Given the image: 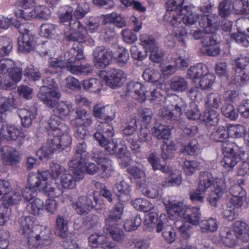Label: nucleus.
I'll return each mask as SVG.
<instances>
[{
  "label": "nucleus",
  "instance_id": "obj_45",
  "mask_svg": "<svg viewBox=\"0 0 249 249\" xmlns=\"http://www.w3.org/2000/svg\"><path fill=\"white\" fill-rule=\"evenodd\" d=\"M249 81V72L245 70L235 71V75L231 82L235 85L242 87Z\"/></svg>",
  "mask_w": 249,
  "mask_h": 249
},
{
  "label": "nucleus",
  "instance_id": "obj_29",
  "mask_svg": "<svg viewBox=\"0 0 249 249\" xmlns=\"http://www.w3.org/2000/svg\"><path fill=\"white\" fill-rule=\"evenodd\" d=\"M142 77L145 81L156 85L159 89H162L163 87H165L164 79L161 73L158 71L147 69L143 71Z\"/></svg>",
  "mask_w": 249,
  "mask_h": 249
},
{
  "label": "nucleus",
  "instance_id": "obj_12",
  "mask_svg": "<svg viewBox=\"0 0 249 249\" xmlns=\"http://www.w3.org/2000/svg\"><path fill=\"white\" fill-rule=\"evenodd\" d=\"M37 190L25 187L22 191V196L24 202L27 203L26 210L33 215L36 216L40 210L44 209L43 201L36 197Z\"/></svg>",
  "mask_w": 249,
  "mask_h": 249
},
{
  "label": "nucleus",
  "instance_id": "obj_6",
  "mask_svg": "<svg viewBox=\"0 0 249 249\" xmlns=\"http://www.w3.org/2000/svg\"><path fill=\"white\" fill-rule=\"evenodd\" d=\"M199 26L204 31L209 34L202 40L203 52L210 56H217L220 52V49L217 46L218 44L216 35L213 34L219 29L220 20L215 15H202L199 20Z\"/></svg>",
  "mask_w": 249,
  "mask_h": 249
},
{
  "label": "nucleus",
  "instance_id": "obj_3",
  "mask_svg": "<svg viewBox=\"0 0 249 249\" xmlns=\"http://www.w3.org/2000/svg\"><path fill=\"white\" fill-rule=\"evenodd\" d=\"M13 44L10 39L3 38L0 41V58L9 55L13 49ZM23 74L21 68L15 66L10 59H0V89L10 90L21 80Z\"/></svg>",
  "mask_w": 249,
  "mask_h": 249
},
{
  "label": "nucleus",
  "instance_id": "obj_18",
  "mask_svg": "<svg viewBox=\"0 0 249 249\" xmlns=\"http://www.w3.org/2000/svg\"><path fill=\"white\" fill-rule=\"evenodd\" d=\"M167 213L173 217L180 218H200L201 213L199 209L196 208H184L182 206L177 204H171L167 210Z\"/></svg>",
  "mask_w": 249,
  "mask_h": 249
},
{
  "label": "nucleus",
  "instance_id": "obj_55",
  "mask_svg": "<svg viewBox=\"0 0 249 249\" xmlns=\"http://www.w3.org/2000/svg\"><path fill=\"white\" fill-rule=\"evenodd\" d=\"M210 138L213 142H223L228 138L227 129L224 126H219L212 131Z\"/></svg>",
  "mask_w": 249,
  "mask_h": 249
},
{
  "label": "nucleus",
  "instance_id": "obj_51",
  "mask_svg": "<svg viewBox=\"0 0 249 249\" xmlns=\"http://www.w3.org/2000/svg\"><path fill=\"white\" fill-rule=\"evenodd\" d=\"M99 166L98 175L102 178H108L114 173V169L112 166V162L110 160Z\"/></svg>",
  "mask_w": 249,
  "mask_h": 249
},
{
  "label": "nucleus",
  "instance_id": "obj_40",
  "mask_svg": "<svg viewBox=\"0 0 249 249\" xmlns=\"http://www.w3.org/2000/svg\"><path fill=\"white\" fill-rule=\"evenodd\" d=\"M82 85L85 90L94 93H99L103 88L101 81L97 78H90L84 80Z\"/></svg>",
  "mask_w": 249,
  "mask_h": 249
},
{
  "label": "nucleus",
  "instance_id": "obj_33",
  "mask_svg": "<svg viewBox=\"0 0 249 249\" xmlns=\"http://www.w3.org/2000/svg\"><path fill=\"white\" fill-rule=\"evenodd\" d=\"M208 71V68L206 64L198 63L189 68L187 71V75L193 82L196 83Z\"/></svg>",
  "mask_w": 249,
  "mask_h": 249
},
{
  "label": "nucleus",
  "instance_id": "obj_39",
  "mask_svg": "<svg viewBox=\"0 0 249 249\" xmlns=\"http://www.w3.org/2000/svg\"><path fill=\"white\" fill-rule=\"evenodd\" d=\"M234 232L238 238L248 240L249 236V225L243 221L238 220L233 224Z\"/></svg>",
  "mask_w": 249,
  "mask_h": 249
},
{
  "label": "nucleus",
  "instance_id": "obj_43",
  "mask_svg": "<svg viewBox=\"0 0 249 249\" xmlns=\"http://www.w3.org/2000/svg\"><path fill=\"white\" fill-rule=\"evenodd\" d=\"M240 159L242 160L239 165L237 171V175L242 177L249 176V152L243 151L240 155Z\"/></svg>",
  "mask_w": 249,
  "mask_h": 249
},
{
  "label": "nucleus",
  "instance_id": "obj_58",
  "mask_svg": "<svg viewBox=\"0 0 249 249\" xmlns=\"http://www.w3.org/2000/svg\"><path fill=\"white\" fill-rule=\"evenodd\" d=\"M198 149V143L196 139L191 140L187 144L182 146L180 151L185 154L194 156Z\"/></svg>",
  "mask_w": 249,
  "mask_h": 249
},
{
  "label": "nucleus",
  "instance_id": "obj_27",
  "mask_svg": "<svg viewBox=\"0 0 249 249\" xmlns=\"http://www.w3.org/2000/svg\"><path fill=\"white\" fill-rule=\"evenodd\" d=\"M220 241L226 247L233 248L236 246L238 237L234 232L228 227H222L219 230Z\"/></svg>",
  "mask_w": 249,
  "mask_h": 249
},
{
  "label": "nucleus",
  "instance_id": "obj_2",
  "mask_svg": "<svg viewBox=\"0 0 249 249\" xmlns=\"http://www.w3.org/2000/svg\"><path fill=\"white\" fill-rule=\"evenodd\" d=\"M184 0H172L166 3L167 11L173 16L171 20L172 34L179 42L185 44V40L188 37L186 28L183 27L182 22L186 25L194 24L199 18V16L193 12L188 6L182 8Z\"/></svg>",
  "mask_w": 249,
  "mask_h": 249
},
{
  "label": "nucleus",
  "instance_id": "obj_32",
  "mask_svg": "<svg viewBox=\"0 0 249 249\" xmlns=\"http://www.w3.org/2000/svg\"><path fill=\"white\" fill-rule=\"evenodd\" d=\"M3 163L6 165H12L18 161V156L15 149L9 146H5L0 150Z\"/></svg>",
  "mask_w": 249,
  "mask_h": 249
},
{
  "label": "nucleus",
  "instance_id": "obj_36",
  "mask_svg": "<svg viewBox=\"0 0 249 249\" xmlns=\"http://www.w3.org/2000/svg\"><path fill=\"white\" fill-rule=\"evenodd\" d=\"M109 109L111 111L108 106L100 107L98 105H96L93 108L92 114L96 118L111 121L115 118V113H110Z\"/></svg>",
  "mask_w": 249,
  "mask_h": 249
},
{
  "label": "nucleus",
  "instance_id": "obj_14",
  "mask_svg": "<svg viewBox=\"0 0 249 249\" xmlns=\"http://www.w3.org/2000/svg\"><path fill=\"white\" fill-rule=\"evenodd\" d=\"M21 199L19 193L12 191L11 183L8 180L0 179V200L5 207L17 204Z\"/></svg>",
  "mask_w": 249,
  "mask_h": 249
},
{
  "label": "nucleus",
  "instance_id": "obj_20",
  "mask_svg": "<svg viewBox=\"0 0 249 249\" xmlns=\"http://www.w3.org/2000/svg\"><path fill=\"white\" fill-rule=\"evenodd\" d=\"M159 114L163 121L168 124H175L181 120L182 108L177 105L164 107L159 111Z\"/></svg>",
  "mask_w": 249,
  "mask_h": 249
},
{
  "label": "nucleus",
  "instance_id": "obj_34",
  "mask_svg": "<svg viewBox=\"0 0 249 249\" xmlns=\"http://www.w3.org/2000/svg\"><path fill=\"white\" fill-rule=\"evenodd\" d=\"M75 116L73 120L74 124L89 127L92 123V116L86 109L76 108Z\"/></svg>",
  "mask_w": 249,
  "mask_h": 249
},
{
  "label": "nucleus",
  "instance_id": "obj_28",
  "mask_svg": "<svg viewBox=\"0 0 249 249\" xmlns=\"http://www.w3.org/2000/svg\"><path fill=\"white\" fill-rule=\"evenodd\" d=\"M163 173L169 174L168 177L165 178L164 181L161 183L162 186L164 187H170L173 186H178L182 182V176L181 174L175 175V174H170V170L166 165H161L159 167V169Z\"/></svg>",
  "mask_w": 249,
  "mask_h": 249
},
{
  "label": "nucleus",
  "instance_id": "obj_23",
  "mask_svg": "<svg viewBox=\"0 0 249 249\" xmlns=\"http://www.w3.org/2000/svg\"><path fill=\"white\" fill-rule=\"evenodd\" d=\"M231 196L230 202L234 208H240L245 200L247 193L246 190L239 184L232 185L229 190Z\"/></svg>",
  "mask_w": 249,
  "mask_h": 249
},
{
  "label": "nucleus",
  "instance_id": "obj_9",
  "mask_svg": "<svg viewBox=\"0 0 249 249\" xmlns=\"http://www.w3.org/2000/svg\"><path fill=\"white\" fill-rule=\"evenodd\" d=\"M13 24L20 34L18 38V51L22 53H30L35 49L36 43V36L31 31L34 25L27 22L21 23L18 21Z\"/></svg>",
  "mask_w": 249,
  "mask_h": 249
},
{
  "label": "nucleus",
  "instance_id": "obj_57",
  "mask_svg": "<svg viewBox=\"0 0 249 249\" xmlns=\"http://www.w3.org/2000/svg\"><path fill=\"white\" fill-rule=\"evenodd\" d=\"M77 178L78 179V178ZM77 180H79L77 179ZM60 181L64 188L72 189L76 186L77 179L68 172L61 176Z\"/></svg>",
  "mask_w": 249,
  "mask_h": 249
},
{
  "label": "nucleus",
  "instance_id": "obj_49",
  "mask_svg": "<svg viewBox=\"0 0 249 249\" xmlns=\"http://www.w3.org/2000/svg\"><path fill=\"white\" fill-rule=\"evenodd\" d=\"M249 1L243 0H235L232 3V7L234 13L237 15L249 14Z\"/></svg>",
  "mask_w": 249,
  "mask_h": 249
},
{
  "label": "nucleus",
  "instance_id": "obj_7",
  "mask_svg": "<svg viewBox=\"0 0 249 249\" xmlns=\"http://www.w3.org/2000/svg\"><path fill=\"white\" fill-rule=\"evenodd\" d=\"M66 69L71 73L74 74L88 75L92 72V67L89 64L82 65L81 61L85 59L83 54L82 44L76 43L73 47L67 52Z\"/></svg>",
  "mask_w": 249,
  "mask_h": 249
},
{
  "label": "nucleus",
  "instance_id": "obj_1",
  "mask_svg": "<svg viewBox=\"0 0 249 249\" xmlns=\"http://www.w3.org/2000/svg\"><path fill=\"white\" fill-rule=\"evenodd\" d=\"M46 129L49 137L47 146L40 148L37 152L40 160L48 158L50 154L61 151L71 145L72 142L69 126L61 123L60 118L55 115L50 117Z\"/></svg>",
  "mask_w": 249,
  "mask_h": 249
},
{
  "label": "nucleus",
  "instance_id": "obj_38",
  "mask_svg": "<svg viewBox=\"0 0 249 249\" xmlns=\"http://www.w3.org/2000/svg\"><path fill=\"white\" fill-rule=\"evenodd\" d=\"M58 100H57L56 104L51 107H53L54 106L56 105V107L53 109L54 115L60 118H62L69 114L72 106L71 104L68 103L67 102L61 101L57 103Z\"/></svg>",
  "mask_w": 249,
  "mask_h": 249
},
{
  "label": "nucleus",
  "instance_id": "obj_11",
  "mask_svg": "<svg viewBox=\"0 0 249 249\" xmlns=\"http://www.w3.org/2000/svg\"><path fill=\"white\" fill-rule=\"evenodd\" d=\"M77 19H72L69 22L66 29H69L70 33L68 35L65 33L66 39L69 41L74 42L72 47L76 43L82 44L89 39L90 40V42H93V40L88 35L86 28Z\"/></svg>",
  "mask_w": 249,
  "mask_h": 249
},
{
  "label": "nucleus",
  "instance_id": "obj_13",
  "mask_svg": "<svg viewBox=\"0 0 249 249\" xmlns=\"http://www.w3.org/2000/svg\"><path fill=\"white\" fill-rule=\"evenodd\" d=\"M199 219H188V220L182 222V224L179 228V231L184 237H188L189 234L187 231L191 228V225L199 226L203 232H214L218 228L216 219H205L201 222Z\"/></svg>",
  "mask_w": 249,
  "mask_h": 249
},
{
  "label": "nucleus",
  "instance_id": "obj_37",
  "mask_svg": "<svg viewBox=\"0 0 249 249\" xmlns=\"http://www.w3.org/2000/svg\"><path fill=\"white\" fill-rule=\"evenodd\" d=\"M213 185H214V179L212 174L209 171L201 172L198 185L199 189H201L202 192H205Z\"/></svg>",
  "mask_w": 249,
  "mask_h": 249
},
{
  "label": "nucleus",
  "instance_id": "obj_64",
  "mask_svg": "<svg viewBox=\"0 0 249 249\" xmlns=\"http://www.w3.org/2000/svg\"><path fill=\"white\" fill-rule=\"evenodd\" d=\"M68 172L67 170L64 167L61 166L56 163H53L51 165V177L55 180L60 179L61 176Z\"/></svg>",
  "mask_w": 249,
  "mask_h": 249
},
{
  "label": "nucleus",
  "instance_id": "obj_54",
  "mask_svg": "<svg viewBox=\"0 0 249 249\" xmlns=\"http://www.w3.org/2000/svg\"><path fill=\"white\" fill-rule=\"evenodd\" d=\"M56 26L51 23L42 24L40 27L39 35L46 38H52L55 33Z\"/></svg>",
  "mask_w": 249,
  "mask_h": 249
},
{
  "label": "nucleus",
  "instance_id": "obj_41",
  "mask_svg": "<svg viewBox=\"0 0 249 249\" xmlns=\"http://www.w3.org/2000/svg\"><path fill=\"white\" fill-rule=\"evenodd\" d=\"M152 132L153 136L159 140H168L171 135L168 127L161 124H155L152 129Z\"/></svg>",
  "mask_w": 249,
  "mask_h": 249
},
{
  "label": "nucleus",
  "instance_id": "obj_46",
  "mask_svg": "<svg viewBox=\"0 0 249 249\" xmlns=\"http://www.w3.org/2000/svg\"><path fill=\"white\" fill-rule=\"evenodd\" d=\"M231 62L235 71L245 70L249 64V57L243 54H240L232 58Z\"/></svg>",
  "mask_w": 249,
  "mask_h": 249
},
{
  "label": "nucleus",
  "instance_id": "obj_35",
  "mask_svg": "<svg viewBox=\"0 0 249 249\" xmlns=\"http://www.w3.org/2000/svg\"><path fill=\"white\" fill-rule=\"evenodd\" d=\"M115 191L120 201L123 202L129 199L130 197V186L124 180L116 184Z\"/></svg>",
  "mask_w": 249,
  "mask_h": 249
},
{
  "label": "nucleus",
  "instance_id": "obj_63",
  "mask_svg": "<svg viewBox=\"0 0 249 249\" xmlns=\"http://www.w3.org/2000/svg\"><path fill=\"white\" fill-rule=\"evenodd\" d=\"M23 74L30 81H37L41 78V74L39 70L35 69L33 65L27 67L25 69Z\"/></svg>",
  "mask_w": 249,
  "mask_h": 249
},
{
  "label": "nucleus",
  "instance_id": "obj_53",
  "mask_svg": "<svg viewBox=\"0 0 249 249\" xmlns=\"http://www.w3.org/2000/svg\"><path fill=\"white\" fill-rule=\"evenodd\" d=\"M240 154H228L224 156L220 163L228 171L232 169L237 163Z\"/></svg>",
  "mask_w": 249,
  "mask_h": 249
},
{
  "label": "nucleus",
  "instance_id": "obj_19",
  "mask_svg": "<svg viewBox=\"0 0 249 249\" xmlns=\"http://www.w3.org/2000/svg\"><path fill=\"white\" fill-rule=\"evenodd\" d=\"M139 121L142 123V125L145 126L144 128H141L138 134L139 141L140 142H146L151 138V135L149 130L146 128V126L150 123L152 112L150 108H144L140 109L138 111Z\"/></svg>",
  "mask_w": 249,
  "mask_h": 249
},
{
  "label": "nucleus",
  "instance_id": "obj_44",
  "mask_svg": "<svg viewBox=\"0 0 249 249\" xmlns=\"http://www.w3.org/2000/svg\"><path fill=\"white\" fill-rule=\"evenodd\" d=\"M18 114L21 119L22 125L25 127H29L35 117L32 112L25 108L18 109Z\"/></svg>",
  "mask_w": 249,
  "mask_h": 249
},
{
  "label": "nucleus",
  "instance_id": "obj_47",
  "mask_svg": "<svg viewBox=\"0 0 249 249\" xmlns=\"http://www.w3.org/2000/svg\"><path fill=\"white\" fill-rule=\"evenodd\" d=\"M215 79L213 73L209 71L202 76L199 81V87L201 89H208L212 87Z\"/></svg>",
  "mask_w": 249,
  "mask_h": 249
},
{
  "label": "nucleus",
  "instance_id": "obj_15",
  "mask_svg": "<svg viewBox=\"0 0 249 249\" xmlns=\"http://www.w3.org/2000/svg\"><path fill=\"white\" fill-rule=\"evenodd\" d=\"M100 77L105 81L107 85L112 89L120 87L124 78V72L122 70L115 68L103 70L99 73Z\"/></svg>",
  "mask_w": 249,
  "mask_h": 249
},
{
  "label": "nucleus",
  "instance_id": "obj_61",
  "mask_svg": "<svg viewBox=\"0 0 249 249\" xmlns=\"http://www.w3.org/2000/svg\"><path fill=\"white\" fill-rule=\"evenodd\" d=\"M175 144L171 142L169 144L163 143L161 147V157L164 160L172 159L175 151Z\"/></svg>",
  "mask_w": 249,
  "mask_h": 249
},
{
  "label": "nucleus",
  "instance_id": "obj_17",
  "mask_svg": "<svg viewBox=\"0 0 249 249\" xmlns=\"http://www.w3.org/2000/svg\"><path fill=\"white\" fill-rule=\"evenodd\" d=\"M93 201L89 202L85 196H81L78 201L74 204V207L77 213L81 215L87 214L90 210L95 208L96 210L102 209L104 205L101 203L97 197L93 196Z\"/></svg>",
  "mask_w": 249,
  "mask_h": 249
},
{
  "label": "nucleus",
  "instance_id": "obj_8",
  "mask_svg": "<svg viewBox=\"0 0 249 249\" xmlns=\"http://www.w3.org/2000/svg\"><path fill=\"white\" fill-rule=\"evenodd\" d=\"M37 175L30 174L28 178V188L33 190H42L47 196L51 197H58L61 196L63 191L59 188H55L50 184L47 183L48 178L51 177L50 172L48 170L40 172L38 171Z\"/></svg>",
  "mask_w": 249,
  "mask_h": 249
},
{
  "label": "nucleus",
  "instance_id": "obj_31",
  "mask_svg": "<svg viewBox=\"0 0 249 249\" xmlns=\"http://www.w3.org/2000/svg\"><path fill=\"white\" fill-rule=\"evenodd\" d=\"M219 119V113L214 109L207 108L200 115V122L207 126L216 125Z\"/></svg>",
  "mask_w": 249,
  "mask_h": 249
},
{
  "label": "nucleus",
  "instance_id": "obj_5",
  "mask_svg": "<svg viewBox=\"0 0 249 249\" xmlns=\"http://www.w3.org/2000/svg\"><path fill=\"white\" fill-rule=\"evenodd\" d=\"M33 223L32 219H19V231L26 238L29 248L36 249L40 245L50 244V229L39 225L33 226Z\"/></svg>",
  "mask_w": 249,
  "mask_h": 249
},
{
  "label": "nucleus",
  "instance_id": "obj_16",
  "mask_svg": "<svg viewBox=\"0 0 249 249\" xmlns=\"http://www.w3.org/2000/svg\"><path fill=\"white\" fill-rule=\"evenodd\" d=\"M93 55L94 65L98 69H104L111 64L113 58L112 51L103 46L97 47Z\"/></svg>",
  "mask_w": 249,
  "mask_h": 249
},
{
  "label": "nucleus",
  "instance_id": "obj_4",
  "mask_svg": "<svg viewBox=\"0 0 249 249\" xmlns=\"http://www.w3.org/2000/svg\"><path fill=\"white\" fill-rule=\"evenodd\" d=\"M114 135V127L108 122H102L98 126L97 131L93 137L102 147H106V150L109 155H114L118 159L129 158L130 153L127 150L125 145L117 141L109 139Z\"/></svg>",
  "mask_w": 249,
  "mask_h": 249
},
{
  "label": "nucleus",
  "instance_id": "obj_21",
  "mask_svg": "<svg viewBox=\"0 0 249 249\" xmlns=\"http://www.w3.org/2000/svg\"><path fill=\"white\" fill-rule=\"evenodd\" d=\"M50 9L45 5L36 6L28 13L21 10L16 13L17 16L25 20H31L35 18L48 19L50 16Z\"/></svg>",
  "mask_w": 249,
  "mask_h": 249
},
{
  "label": "nucleus",
  "instance_id": "obj_52",
  "mask_svg": "<svg viewBox=\"0 0 249 249\" xmlns=\"http://www.w3.org/2000/svg\"><path fill=\"white\" fill-rule=\"evenodd\" d=\"M221 103L220 95L217 93H211L207 95L205 99V106L209 109H214L219 107Z\"/></svg>",
  "mask_w": 249,
  "mask_h": 249
},
{
  "label": "nucleus",
  "instance_id": "obj_50",
  "mask_svg": "<svg viewBox=\"0 0 249 249\" xmlns=\"http://www.w3.org/2000/svg\"><path fill=\"white\" fill-rule=\"evenodd\" d=\"M170 87L173 91L183 92L188 87V83L183 77H174L171 81Z\"/></svg>",
  "mask_w": 249,
  "mask_h": 249
},
{
  "label": "nucleus",
  "instance_id": "obj_10",
  "mask_svg": "<svg viewBox=\"0 0 249 249\" xmlns=\"http://www.w3.org/2000/svg\"><path fill=\"white\" fill-rule=\"evenodd\" d=\"M42 82L44 85L40 88L37 97L47 106L53 107L61 97L57 84L51 77L43 79Z\"/></svg>",
  "mask_w": 249,
  "mask_h": 249
},
{
  "label": "nucleus",
  "instance_id": "obj_24",
  "mask_svg": "<svg viewBox=\"0 0 249 249\" xmlns=\"http://www.w3.org/2000/svg\"><path fill=\"white\" fill-rule=\"evenodd\" d=\"M88 161H82L71 168L73 173L76 175L78 180L82 178V174L84 173L90 175L99 173V166H97L94 163L89 162L88 164Z\"/></svg>",
  "mask_w": 249,
  "mask_h": 249
},
{
  "label": "nucleus",
  "instance_id": "obj_59",
  "mask_svg": "<svg viewBox=\"0 0 249 249\" xmlns=\"http://www.w3.org/2000/svg\"><path fill=\"white\" fill-rule=\"evenodd\" d=\"M131 204L136 210L144 213L148 212V210L150 209V207L152 206V204L149 201L142 198H136L132 200Z\"/></svg>",
  "mask_w": 249,
  "mask_h": 249
},
{
  "label": "nucleus",
  "instance_id": "obj_22",
  "mask_svg": "<svg viewBox=\"0 0 249 249\" xmlns=\"http://www.w3.org/2000/svg\"><path fill=\"white\" fill-rule=\"evenodd\" d=\"M89 245L92 248L101 246L103 249H120L114 243L110 241L106 235L100 233L92 234L88 238Z\"/></svg>",
  "mask_w": 249,
  "mask_h": 249
},
{
  "label": "nucleus",
  "instance_id": "obj_42",
  "mask_svg": "<svg viewBox=\"0 0 249 249\" xmlns=\"http://www.w3.org/2000/svg\"><path fill=\"white\" fill-rule=\"evenodd\" d=\"M221 148L223 153L227 155L241 154L243 152L241 151V148L235 142L226 140L221 142Z\"/></svg>",
  "mask_w": 249,
  "mask_h": 249
},
{
  "label": "nucleus",
  "instance_id": "obj_26",
  "mask_svg": "<svg viewBox=\"0 0 249 249\" xmlns=\"http://www.w3.org/2000/svg\"><path fill=\"white\" fill-rule=\"evenodd\" d=\"M86 149L87 144L85 142H80L76 145L74 157L69 162L70 168L82 161L89 160V155L86 151Z\"/></svg>",
  "mask_w": 249,
  "mask_h": 249
},
{
  "label": "nucleus",
  "instance_id": "obj_48",
  "mask_svg": "<svg viewBox=\"0 0 249 249\" xmlns=\"http://www.w3.org/2000/svg\"><path fill=\"white\" fill-rule=\"evenodd\" d=\"M227 129V138H239L242 137L243 134L245 135L246 129L245 127L241 124H231Z\"/></svg>",
  "mask_w": 249,
  "mask_h": 249
},
{
  "label": "nucleus",
  "instance_id": "obj_30",
  "mask_svg": "<svg viewBox=\"0 0 249 249\" xmlns=\"http://www.w3.org/2000/svg\"><path fill=\"white\" fill-rule=\"evenodd\" d=\"M127 88L128 91L135 93L139 102L143 103L146 100L148 88L144 85L138 82L131 81L128 84Z\"/></svg>",
  "mask_w": 249,
  "mask_h": 249
},
{
  "label": "nucleus",
  "instance_id": "obj_25",
  "mask_svg": "<svg viewBox=\"0 0 249 249\" xmlns=\"http://www.w3.org/2000/svg\"><path fill=\"white\" fill-rule=\"evenodd\" d=\"M114 219H107V220H114ZM106 226L104 227V233L109 234L112 239L117 242H122L125 238V234L123 229L120 226L114 223V220L110 221L107 220Z\"/></svg>",
  "mask_w": 249,
  "mask_h": 249
},
{
  "label": "nucleus",
  "instance_id": "obj_62",
  "mask_svg": "<svg viewBox=\"0 0 249 249\" xmlns=\"http://www.w3.org/2000/svg\"><path fill=\"white\" fill-rule=\"evenodd\" d=\"M223 115L231 120H235L238 116V111H236L231 104H225L221 107Z\"/></svg>",
  "mask_w": 249,
  "mask_h": 249
},
{
  "label": "nucleus",
  "instance_id": "obj_60",
  "mask_svg": "<svg viewBox=\"0 0 249 249\" xmlns=\"http://www.w3.org/2000/svg\"><path fill=\"white\" fill-rule=\"evenodd\" d=\"M137 121L135 116L131 117L130 120L127 122L122 129L123 134L125 136L133 135L137 128Z\"/></svg>",
  "mask_w": 249,
  "mask_h": 249
},
{
  "label": "nucleus",
  "instance_id": "obj_56",
  "mask_svg": "<svg viewBox=\"0 0 249 249\" xmlns=\"http://www.w3.org/2000/svg\"><path fill=\"white\" fill-rule=\"evenodd\" d=\"M68 233L67 219H57L55 234L61 238H65Z\"/></svg>",
  "mask_w": 249,
  "mask_h": 249
}]
</instances>
